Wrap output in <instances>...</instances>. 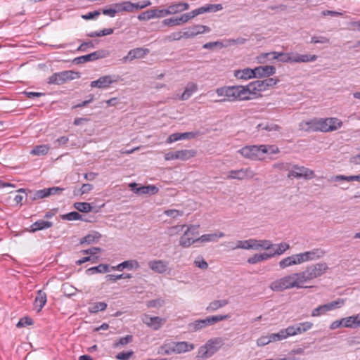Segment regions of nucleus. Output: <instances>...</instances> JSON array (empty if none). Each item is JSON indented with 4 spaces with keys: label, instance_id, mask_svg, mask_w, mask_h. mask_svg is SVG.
Segmentation results:
<instances>
[{
    "label": "nucleus",
    "instance_id": "obj_1",
    "mask_svg": "<svg viewBox=\"0 0 360 360\" xmlns=\"http://www.w3.org/2000/svg\"><path fill=\"white\" fill-rule=\"evenodd\" d=\"M316 58L317 56L316 55L276 51L262 53L257 57L258 62L260 63H265L272 60H277L283 63H307L314 61Z\"/></svg>",
    "mask_w": 360,
    "mask_h": 360
},
{
    "label": "nucleus",
    "instance_id": "obj_2",
    "mask_svg": "<svg viewBox=\"0 0 360 360\" xmlns=\"http://www.w3.org/2000/svg\"><path fill=\"white\" fill-rule=\"evenodd\" d=\"M216 93L219 96L224 97L219 100V102L247 101L251 99L250 95L252 94L250 84L246 86H232L220 87L216 89Z\"/></svg>",
    "mask_w": 360,
    "mask_h": 360
},
{
    "label": "nucleus",
    "instance_id": "obj_3",
    "mask_svg": "<svg viewBox=\"0 0 360 360\" xmlns=\"http://www.w3.org/2000/svg\"><path fill=\"white\" fill-rule=\"evenodd\" d=\"M243 158L251 160H260L266 153L275 154L278 148L271 145H250L241 148L238 151Z\"/></svg>",
    "mask_w": 360,
    "mask_h": 360
},
{
    "label": "nucleus",
    "instance_id": "obj_4",
    "mask_svg": "<svg viewBox=\"0 0 360 360\" xmlns=\"http://www.w3.org/2000/svg\"><path fill=\"white\" fill-rule=\"evenodd\" d=\"M302 288H304V286L302 284L298 272L292 273L276 279L269 285V288L275 292H282L288 289H299Z\"/></svg>",
    "mask_w": 360,
    "mask_h": 360
},
{
    "label": "nucleus",
    "instance_id": "obj_5",
    "mask_svg": "<svg viewBox=\"0 0 360 360\" xmlns=\"http://www.w3.org/2000/svg\"><path fill=\"white\" fill-rule=\"evenodd\" d=\"M328 269V266L325 262H319L314 264H311L300 272H298L302 282V284L309 283L311 281L319 278L323 275Z\"/></svg>",
    "mask_w": 360,
    "mask_h": 360
},
{
    "label": "nucleus",
    "instance_id": "obj_6",
    "mask_svg": "<svg viewBox=\"0 0 360 360\" xmlns=\"http://www.w3.org/2000/svg\"><path fill=\"white\" fill-rule=\"evenodd\" d=\"M224 341L221 338H214L209 340L201 346L196 355L197 360H205L214 355L223 346Z\"/></svg>",
    "mask_w": 360,
    "mask_h": 360
},
{
    "label": "nucleus",
    "instance_id": "obj_7",
    "mask_svg": "<svg viewBox=\"0 0 360 360\" xmlns=\"http://www.w3.org/2000/svg\"><path fill=\"white\" fill-rule=\"evenodd\" d=\"M231 316L229 314L208 316L205 319L196 320L191 323L189 326L193 330L198 331L207 327L208 326L214 325L219 321L228 319Z\"/></svg>",
    "mask_w": 360,
    "mask_h": 360
},
{
    "label": "nucleus",
    "instance_id": "obj_8",
    "mask_svg": "<svg viewBox=\"0 0 360 360\" xmlns=\"http://www.w3.org/2000/svg\"><path fill=\"white\" fill-rule=\"evenodd\" d=\"M79 77V73L72 70H65L56 72L48 78V84L61 85L69 80H72Z\"/></svg>",
    "mask_w": 360,
    "mask_h": 360
},
{
    "label": "nucleus",
    "instance_id": "obj_9",
    "mask_svg": "<svg viewBox=\"0 0 360 360\" xmlns=\"http://www.w3.org/2000/svg\"><path fill=\"white\" fill-rule=\"evenodd\" d=\"M122 81L123 78L118 75H109L100 77L98 79L92 81L90 86L92 88L105 89L109 87L112 84Z\"/></svg>",
    "mask_w": 360,
    "mask_h": 360
},
{
    "label": "nucleus",
    "instance_id": "obj_10",
    "mask_svg": "<svg viewBox=\"0 0 360 360\" xmlns=\"http://www.w3.org/2000/svg\"><path fill=\"white\" fill-rule=\"evenodd\" d=\"M315 176L314 172L309 168L297 165H292V168L288 172L287 177L289 179H311Z\"/></svg>",
    "mask_w": 360,
    "mask_h": 360
},
{
    "label": "nucleus",
    "instance_id": "obj_11",
    "mask_svg": "<svg viewBox=\"0 0 360 360\" xmlns=\"http://www.w3.org/2000/svg\"><path fill=\"white\" fill-rule=\"evenodd\" d=\"M279 82L277 78H266L263 80H256L250 83V87L252 94L257 92L264 91L269 87L274 86Z\"/></svg>",
    "mask_w": 360,
    "mask_h": 360
},
{
    "label": "nucleus",
    "instance_id": "obj_12",
    "mask_svg": "<svg viewBox=\"0 0 360 360\" xmlns=\"http://www.w3.org/2000/svg\"><path fill=\"white\" fill-rule=\"evenodd\" d=\"M110 55V52L106 49H99L91 53L79 56L73 60V63L76 64L84 63L89 61H94L97 59L104 58Z\"/></svg>",
    "mask_w": 360,
    "mask_h": 360
},
{
    "label": "nucleus",
    "instance_id": "obj_13",
    "mask_svg": "<svg viewBox=\"0 0 360 360\" xmlns=\"http://www.w3.org/2000/svg\"><path fill=\"white\" fill-rule=\"evenodd\" d=\"M301 127L306 131L327 132L326 118L312 119L302 123Z\"/></svg>",
    "mask_w": 360,
    "mask_h": 360
},
{
    "label": "nucleus",
    "instance_id": "obj_14",
    "mask_svg": "<svg viewBox=\"0 0 360 360\" xmlns=\"http://www.w3.org/2000/svg\"><path fill=\"white\" fill-rule=\"evenodd\" d=\"M195 154V150L188 149L176 150L174 152H168L165 155V160L167 161L173 160H181L184 161L194 157Z\"/></svg>",
    "mask_w": 360,
    "mask_h": 360
},
{
    "label": "nucleus",
    "instance_id": "obj_15",
    "mask_svg": "<svg viewBox=\"0 0 360 360\" xmlns=\"http://www.w3.org/2000/svg\"><path fill=\"white\" fill-rule=\"evenodd\" d=\"M255 176V172L250 167L231 170L228 172V179L244 180L252 179Z\"/></svg>",
    "mask_w": 360,
    "mask_h": 360
},
{
    "label": "nucleus",
    "instance_id": "obj_16",
    "mask_svg": "<svg viewBox=\"0 0 360 360\" xmlns=\"http://www.w3.org/2000/svg\"><path fill=\"white\" fill-rule=\"evenodd\" d=\"M326 252L321 248H314L310 251L299 253L302 264L321 258Z\"/></svg>",
    "mask_w": 360,
    "mask_h": 360
},
{
    "label": "nucleus",
    "instance_id": "obj_17",
    "mask_svg": "<svg viewBox=\"0 0 360 360\" xmlns=\"http://www.w3.org/2000/svg\"><path fill=\"white\" fill-rule=\"evenodd\" d=\"M199 226L190 225L187 226L186 231L184 232V235L180 238L179 245L183 248H188L192 244L195 242H198L196 239H193V237L189 236L190 233H193L195 231Z\"/></svg>",
    "mask_w": 360,
    "mask_h": 360
},
{
    "label": "nucleus",
    "instance_id": "obj_18",
    "mask_svg": "<svg viewBox=\"0 0 360 360\" xmlns=\"http://www.w3.org/2000/svg\"><path fill=\"white\" fill-rule=\"evenodd\" d=\"M18 193H24L26 195V202L30 203L34 200L46 198V193L44 189L37 191H31L25 188H20L17 191Z\"/></svg>",
    "mask_w": 360,
    "mask_h": 360
},
{
    "label": "nucleus",
    "instance_id": "obj_19",
    "mask_svg": "<svg viewBox=\"0 0 360 360\" xmlns=\"http://www.w3.org/2000/svg\"><path fill=\"white\" fill-rule=\"evenodd\" d=\"M148 267L154 272L162 274L169 268V262L161 259H154L148 262Z\"/></svg>",
    "mask_w": 360,
    "mask_h": 360
},
{
    "label": "nucleus",
    "instance_id": "obj_20",
    "mask_svg": "<svg viewBox=\"0 0 360 360\" xmlns=\"http://www.w3.org/2000/svg\"><path fill=\"white\" fill-rule=\"evenodd\" d=\"M142 321L145 324L155 330L160 329L165 323V320L164 319L159 316H150L148 315H144L142 318Z\"/></svg>",
    "mask_w": 360,
    "mask_h": 360
},
{
    "label": "nucleus",
    "instance_id": "obj_21",
    "mask_svg": "<svg viewBox=\"0 0 360 360\" xmlns=\"http://www.w3.org/2000/svg\"><path fill=\"white\" fill-rule=\"evenodd\" d=\"M210 31V28L207 26L195 25L192 27L186 28L184 30V34L186 35V39H188L194 37L199 34L209 32Z\"/></svg>",
    "mask_w": 360,
    "mask_h": 360
},
{
    "label": "nucleus",
    "instance_id": "obj_22",
    "mask_svg": "<svg viewBox=\"0 0 360 360\" xmlns=\"http://www.w3.org/2000/svg\"><path fill=\"white\" fill-rule=\"evenodd\" d=\"M301 264L302 262L300 260L299 253L285 257L282 259L278 263L279 266L281 269H285L293 265H298Z\"/></svg>",
    "mask_w": 360,
    "mask_h": 360
},
{
    "label": "nucleus",
    "instance_id": "obj_23",
    "mask_svg": "<svg viewBox=\"0 0 360 360\" xmlns=\"http://www.w3.org/2000/svg\"><path fill=\"white\" fill-rule=\"evenodd\" d=\"M129 186L132 188L134 193L138 194H155L158 192L159 189L154 185L143 186L134 189L137 186L136 183L130 184Z\"/></svg>",
    "mask_w": 360,
    "mask_h": 360
},
{
    "label": "nucleus",
    "instance_id": "obj_24",
    "mask_svg": "<svg viewBox=\"0 0 360 360\" xmlns=\"http://www.w3.org/2000/svg\"><path fill=\"white\" fill-rule=\"evenodd\" d=\"M256 77H268L276 72V68L273 65L259 66L255 68Z\"/></svg>",
    "mask_w": 360,
    "mask_h": 360
},
{
    "label": "nucleus",
    "instance_id": "obj_25",
    "mask_svg": "<svg viewBox=\"0 0 360 360\" xmlns=\"http://www.w3.org/2000/svg\"><path fill=\"white\" fill-rule=\"evenodd\" d=\"M149 53V50L148 49H143L141 47H137L134 49L131 50L127 56L123 58L124 61L127 60H132L136 58H141L144 57Z\"/></svg>",
    "mask_w": 360,
    "mask_h": 360
},
{
    "label": "nucleus",
    "instance_id": "obj_26",
    "mask_svg": "<svg viewBox=\"0 0 360 360\" xmlns=\"http://www.w3.org/2000/svg\"><path fill=\"white\" fill-rule=\"evenodd\" d=\"M140 267V264L138 261L132 259V260H127L124 261L118 265L114 266H111L112 270L122 271L124 269H128L129 270L135 269H137Z\"/></svg>",
    "mask_w": 360,
    "mask_h": 360
},
{
    "label": "nucleus",
    "instance_id": "obj_27",
    "mask_svg": "<svg viewBox=\"0 0 360 360\" xmlns=\"http://www.w3.org/2000/svg\"><path fill=\"white\" fill-rule=\"evenodd\" d=\"M343 327L355 328L360 327V314L342 318Z\"/></svg>",
    "mask_w": 360,
    "mask_h": 360
},
{
    "label": "nucleus",
    "instance_id": "obj_28",
    "mask_svg": "<svg viewBox=\"0 0 360 360\" xmlns=\"http://www.w3.org/2000/svg\"><path fill=\"white\" fill-rule=\"evenodd\" d=\"M224 233L221 231H217L214 233L203 234L200 237L196 238V240L202 243L215 242L219 238L224 237Z\"/></svg>",
    "mask_w": 360,
    "mask_h": 360
},
{
    "label": "nucleus",
    "instance_id": "obj_29",
    "mask_svg": "<svg viewBox=\"0 0 360 360\" xmlns=\"http://www.w3.org/2000/svg\"><path fill=\"white\" fill-rule=\"evenodd\" d=\"M53 226V223L49 221L38 220L33 223L30 227V232L34 233L38 231L48 229Z\"/></svg>",
    "mask_w": 360,
    "mask_h": 360
},
{
    "label": "nucleus",
    "instance_id": "obj_30",
    "mask_svg": "<svg viewBox=\"0 0 360 360\" xmlns=\"http://www.w3.org/2000/svg\"><path fill=\"white\" fill-rule=\"evenodd\" d=\"M194 348V345L188 342H174V354L185 353L193 350Z\"/></svg>",
    "mask_w": 360,
    "mask_h": 360
},
{
    "label": "nucleus",
    "instance_id": "obj_31",
    "mask_svg": "<svg viewBox=\"0 0 360 360\" xmlns=\"http://www.w3.org/2000/svg\"><path fill=\"white\" fill-rule=\"evenodd\" d=\"M46 292L41 290H38L34 302V307L37 309L38 312H39L46 304Z\"/></svg>",
    "mask_w": 360,
    "mask_h": 360
},
{
    "label": "nucleus",
    "instance_id": "obj_32",
    "mask_svg": "<svg viewBox=\"0 0 360 360\" xmlns=\"http://www.w3.org/2000/svg\"><path fill=\"white\" fill-rule=\"evenodd\" d=\"M234 76L238 79L245 80L255 78V69L248 68L243 70H236L235 71Z\"/></svg>",
    "mask_w": 360,
    "mask_h": 360
},
{
    "label": "nucleus",
    "instance_id": "obj_33",
    "mask_svg": "<svg viewBox=\"0 0 360 360\" xmlns=\"http://www.w3.org/2000/svg\"><path fill=\"white\" fill-rule=\"evenodd\" d=\"M290 249V245L287 243L282 242L278 244H273L271 250L273 252H269L268 255H271V258L276 255H281L285 251Z\"/></svg>",
    "mask_w": 360,
    "mask_h": 360
},
{
    "label": "nucleus",
    "instance_id": "obj_34",
    "mask_svg": "<svg viewBox=\"0 0 360 360\" xmlns=\"http://www.w3.org/2000/svg\"><path fill=\"white\" fill-rule=\"evenodd\" d=\"M169 14H176L189 8V4L185 2H178L170 5L168 8Z\"/></svg>",
    "mask_w": 360,
    "mask_h": 360
},
{
    "label": "nucleus",
    "instance_id": "obj_35",
    "mask_svg": "<svg viewBox=\"0 0 360 360\" xmlns=\"http://www.w3.org/2000/svg\"><path fill=\"white\" fill-rule=\"evenodd\" d=\"M198 90V85L193 82L187 84L185 90L182 93L180 99L182 101L188 100Z\"/></svg>",
    "mask_w": 360,
    "mask_h": 360
},
{
    "label": "nucleus",
    "instance_id": "obj_36",
    "mask_svg": "<svg viewBox=\"0 0 360 360\" xmlns=\"http://www.w3.org/2000/svg\"><path fill=\"white\" fill-rule=\"evenodd\" d=\"M326 122L327 132L335 131L340 129L342 125V121L336 117L326 118Z\"/></svg>",
    "mask_w": 360,
    "mask_h": 360
},
{
    "label": "nucleus",
    "instance_id": "obj_37",
    "mask_svg": "<svg viewBox=\"0 0 360 360\" xmlns=\"http://www.w3.org/2000/svg\"><path fill=\"white\" fill-rule=\"evenodd\" d=\"M110 271V266L108 264H101L96 266L87 269L85 271L86 275H93L95 274L107 273Z\"/></svg>",
    "mask_w": 360,
    "mask_h": 360
},
{
    "label": "nucleus",
    "instance_id": "obj_38",
    "mask_svg": "<svg viewBox=\"0 0 360 360\" xmlns=\"http://www.w3.org/2000/svg\"><path fill=\"white\" fill-rule=\"evenodd\" d=\"M253 250H271L273 243L269 240L253 239Z\"/></svg>",
    "mask_w": 360,
    "mask_h": 360
},
{
    "label": "nucleus",
    "instance_id": "obj_39",
    "mask_svg": "<svg viewBox=\"0 0 360 360\" xmlns=\"http://www.w3.org/2000/svg\"><path fill=\"white\" fill-rule=\"evenodd\" d=\"M113 9L115 13L120 12H132V3L131 1H123L113 4Z\"/></svg>",
    "mask_w": 360,
    "mask_h": 360
},
{
    "label": "nucleus",
    "instance_id": "obj_40",
    "mask_svg": "<svg viewBox=\"0 0 360 360\" xmlns=\"http://www.w3.org/2000/svg\"><path fill=\"white\" fill-rule=\"evenodd\" d=\"M253 239H248L245 240H238L236 243V246H231V250H235L236 249H244V250H250L253 249Z\"/></svg>",
    "mask_w": 360,
    "mask_h": 360
},
{
    "label": "nucleus",
    "instance_id": "obj_41",
    "mask_svg": "<svg viewBox=\"0 0 360 360\" xmlns=\"http://www.w3.org/2000/svg\"><path fill=\"white\" fill-rule=\"evenodd\" d=\"M258 131L265 130L266 131H278L281 129V127L276 124L271 122H264L260 123L257 126Z\"/></svg>",
    "mask_w": 360,
    "mask_h": 360
},
{
    "label": "nucleus",
    "instance_id": "obj_42",
    "mask_svg": "<svg viewBox=\"0 0 360 360\" xmlns=\"http://www.w3.org/2000/svg\"><path fill=\"white\" fill-rule=\"evenodd\" d=\"M228 304L229 301L227 300H214L209 304L206 308V310L207 311H214L221 307H225Z\"/></svg>",
    "mask_w": 360,
    "mask_h": 360
},
{
    "label": "nucleus",
    "instance_id": "obj_43",
    "mask_svg": "<svg viewBox=\"0 0 360 360\" xmlns=\"http://www.w3.org/2000/svg\"><path fill=\"white\" fill-rule=\"evenodd\" d=\"M270 258H271V255H268L266 252L255 254L252 257L248 259V262L251 264H255L260 262L267 260Z\"/></svg>",
    "mask_w": 360,
    "mask_h": 360
},
{
    "label": "nucleus",
    "instance_id": "obj_44",
    "mask_svg": "<svg viewBox=\"0 0 360 360\" xmlns=\"http://www.w3.org/2000/svg\"><path fill=\"white\" fill-rule=\"evenodd\" d=\"M50 150L49 145L44 144V145H39L36 146L33 148V149L31 150L30 154L37 155V156H41V155H46Z\"/></svg>",
    "mask_w": 360,
    "mask_h": 360
},
{
    "label": "nucleus",
    "instance_id": "obj_45",
    "mask_svg": "<svg viewBox=\"0 0 360 360\" xmlns=\"http://www.w3.org/2000/svg\"><path fill=\"white\" fill-rule=\"evenodd\" d=\"M223 9L221 4H207L204 6L200 7L199 10L200 14L207 12H217Z\"/></svg>",
    "mask_w": 360,
    "mask_h": 360
},
{
    "label": "nucleus",
    "instance_id": "obj_46",
    "mask_svg": "<svg viewBox=\"0 0 360 360\" xmlns=\"http://www.w3.org/2000/svg\"><path fill=\"white\" fill-rule=\"evenodd\" d=\"M200 14L199 8L195 10H193L191 12L184 13L181 15V17L179 18V20L180 21L181 25L188 22L189 20L195 18V16Z\"/></svg>",
    "mask_w": 360,
    "mask_h": 360
},
{
    "label": "nucleus",
    "instance_id": "obj_47",
    "mask_svg": "<svg viewBox=\"0 0 360 360\" xmlns=\"http://www.w3.org/2000/svg\"><path fill=\"white\" fill-rule=\"evenodd\" d=\"M295 325L296 326L297 335L304 333L313 327V323L309 321L302 322Z\"/></svg>",
    "mask_w": 360,
    "mask_h": 360
},
{
    "label": "nucleus",
    "instance_id": "obj_48",
    "mask_svg": "<svg viewBox=\"0 0 360 360\" xmlns=\"http://www.w3.org/2000/svg\"><path fill=\"white\" fill-rule=\"evenodd\" d=\"M174 342L163 344L160 347V353L164 355L174 354Z\"/></svg>",
    "mask_w": 360,
    "mask_h": 360
},
{
    "label": "nucleus",
    "instance_id": "obj_49",
    "mask_svg": "<svg viewBox=\"0 0 360 360\" xmlns=\"http://www.w3.org/2000/svg\"><path fill=\"white\" fill-rule=\"evenodd\" d=\"M74 207L82 212H89L92 210V207L89 202H77L74 204Z\"/></svg>",
    "mask_w": 360,
    "mask_h": 360
},
{
    "label": "nucleus",
    "instance_id": "obj_50",
    "mask_svg": "<svg viewBox=\"0 0 360 360\" xmlns=\"http://www.w3.org/2000/svg\"><path fill=\"white\" fill-rule=\"evenodd\" d=\"M132 276L129 274H122L119 275L108 274L105 276L106 281L115 282L120 279L131 278Z\"/></svg>",
    "mask_w": 360,
    "mask_h": 360
},
{
    "label": "nucleus",
    "instance_id": "obj_51",
    "mask_svg": "<svg viewBox=\"0 0 360 360\" xmlns=\"http://www.w3.org/2000/svg\"><path fill=\"white\" fill-rule=\"evenodd\" d=\"M333 180L335 181H360V174L359 175H352V176H345V175H337L333 177Z\"/></svg>",
    "mask_w": 360,
    "mask_h": 360
},
{
    "label": "nucleus",
    "instance_id": "obj_52",
    "mask_svg": "<svg viewBox=\"0 0 360 360\" xmlns=\"http://www.w3.org/2000/svg\"><path fill=\"white\" fill-rule=\"evenodd\" d=\"M107 307V304L103 302H98L94 303L92 306L89 308V311L91 314H95L99 311H104Z\"/></svg>",
    "mask_w": 360,
    "mask_h": 360
},
{
    "label": "nucleus",
    "instance_id": "obj_53",
    "mask_svg": "<svg viewBox=\"0 0 360 360\" xmlns=\"http://www.w3.org/2000/svg\"><path fill=\"white\" fill-rule=\"evenodd\" d=\"M132 340H133V336L131 335H127L124 337L121 338L118 341H115L113 343L112 346L114 348H117L120 346H124V345H126L131 342Z\"/></svg>",
    "mask_w": 360,
    "mask_h": 360
},
{
    "label": "nucleus",
    "instance_id": "obj_54",
    "mask_svg": "<svg viewBox=\"0 0 360 360\" xmlns=\"http://www.w3.org/2000/svg\"><path fill=\"white\" fill-rule=\"evenodd\" d=\"M292 165L290 162H276L273 165V168L279 171H288L290 172Z\"/></svg>",
    "mask_w": 360,
    "mask_h": 360
},
{
    "label": "nucleus",
    "instance_id": "obj_55",
    "mask_svg": "<svg viewBox=\"0 0 360 360\" xmlns=\"http://www.w3.org/2000/svg\"><path fill=\"white\" fill-rule=\"evenodd\" d=\"M345 304L343 299H338L337 300L326 304L327 309L332 311L338 308H340Z\"/></svg>",
    "mask_w": 360,
    "mask_h": 360
},
{
    "label": "nucleus",
    "instance_id": "obj_56",
    "mask_svg": "<svg viewBox=\"0 0 360 360\" xmlns=\"http://www.w3.org/2000/svg\"><path fill=\"white\" fill-rule=\"evenodd\" d=\"M101 237V235L98 233H96L95 235L88 234L84 238H82L80 240L81 244H91L95 241L96 239H98Z\"/></svg>",
    "mask_w": 360,
    "mask_h": 360
},
{
    "label": "nucleus",
    "instance_id": "obj_57",
    "mask_svg": "<svg viewBox=\"0 0 360 360\" xmlns=\"http://www.w3.org/2000/svg\"><path fill=\"white\" fill-rule=\"evenodd\" d=\"M328 311H328V309H327V307H326V304H322L312 310L311 316H320L321 315L325 314Z\"/></svg>",
    "mask_w": 360,
    "mask_h": 360
},
{
    "label": "nucleus",
    "instance_id": "obj_58",
    "mask_svg": "<svg viewBox=\"0 0 360 360\" xmlns=\"http://www.w3.org/2000/svg\"><path fill=\"white\" fill-rule=\"evenodd\" d=\"M269 335L270 340H271L272 342H277L287 338L283 329H281L276 333H271Z\"/></svg>",
    "mask_w": 360,
    "mask_h": 360
},
{
    "label": "nucleus",
    "instance_id": "obj_59",
    "mask_svg": "<svg viewBox=\"0 0 360 360\" xmlns=\"http://www.w3.org/2000/svg\"><path fill=\"white\" fill-rule=\"evenodd\" d=\"M93 188H94V186L92 184H84L82 186L81 188L79 190H78L77 192L75 191L74 193L75 195H82L84 194L89 193L93 189Z\"/></svg>",
    "mask_w": 360,
    "mask_h": 360
},
{
    "label": "nucleus",
    "instance_id": "obj_60",
    "mask_svg": "<svg viewBox=\"0 0 360 360\" xmlns=\"http://www.w3.org/2000/svg\"><path fill=\"white\" fill-rule=\"evenodd\" d=\"M63 219L68 221H74L82 219V217L79 212L74 211L63 215Z\"/></svg>",
    "mask_w": 360,
    "mask_h": 360
},
{
    "label": "nucleus",
    "instance_id": "obj_61",
    "mask_svg": "<svg viewBox=\"0 0 360 360\" xmlns=\"http://www.w3.org/2000/svg\"><path fill=\"white\" fill-rule=\"evenodd\" d=\"M114 30L112 28H106L103 30H100L98 32H94L89 34V36L91 37H102L105 35L111 34L113 32Z\"/></svg>",
    "mask_w": 360,
    "mask_h": 360
},
{
    "label": "nucleus",
    "instance_id": "obj_62",
    "mask_svg": "<svg viewBox=\"0 0 360 360\" xmlns=\"http://www.w3.org/2000/svg\"><path fill=\"white\" fill-rule=\"evenodd\" d=\"M150 5H151V2L149 0H144L136 4L132 3V12L135 10L143 9Z\"/></svg>",
    "mask_w": 360,
    "mask_h": 360
},
{
    "label": "nucleus",
    "instance_id": "obj_63",
    "mask_svg": "<svg viewBox=\"0 0 360 360\" xmlns=\"http://www.w3.org/2000/svg\"><path fill=\"white\" fill-rule=\"evenodd\" d=\"M152 11V14L153 18H163L166 15H169L168 12V8L167 9H150Z\"/></svg>",
    "mask_w": 360,
    "mask_h": 360
},
{
    "label": "nucleus",
    "instance_id": "obj_64",
    "mask_svg": "<svg viewBox=\"0 0 360 360\" xmlns=\"http://www.w3.org/2000/svg\"><path fill=\"white\" fill-rule=\"evenodd\" d=\"M33 324V320L28 316L22 317L20 319L16 326L18 328L25 327L27 326H30Z\"/></svg>",
    "mask_w": 360,
    "mask_h": 360
}]
</instances>
